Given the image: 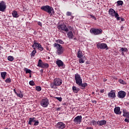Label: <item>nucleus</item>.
Here are the masks:
<instances>
[{"instance_id":"obj_29","label":"nucleus","mask_w":129,"mask_h":129,"mask_svg":"<svg viewBox=\"0 0 129 129\" xmlns=\"http://www.w3.org/2000/svg\"><path fill=\"white\" fill-rule=\"evenodd\" d=\"M16 95L18 97H20V98H23V94L22 93L21 91L18 92Z\"/></svg>"},{"instance_id":"obj_25","label":"nucleus","mask_w":129,"mask_h":129,"mask_svg":"<svg viewBox=\"0 0 129 129\" xmlns=\"http://www.w3.org/2000/svg\"><path fill=\"white\" fill-rule=\"evenodd\" d=\"M79 88H76L75 86L73 87V91H74L75 93H78V91H79Z\"/></svg>"},{"instance_id":"obj_45","label":"nucleus","mask_w":129,"mask_h":129,"mask_svg":"<svg viewBox=\"0 0 129 129\" xmlns=\"http://www.w3.org/2000/svg\"><path fill=\"white\" fill-rule=\"evenodd\" d=\"M39 124V122L38 121H36L34 122V125H38Z\"/></svg>"},{"instance_id":"obj_3","label":"nucleus","mask_w":129,"mask_h":129,"mask_svg":"<svg viewBox=\"0 0 129 129\" xmlns=\"http://www.w3.org/2000/svg\"><path fill=\"white\" fill-rule=\"evenodd\" d=\"M108 14L110 17H115L117 21H119V20H120V17H119V15L117 12H116L115 11L113 10V9H110L109 10Z\"/></svg>"},{"instance_id":"obj_9","label":"nucleus","mask_w":129,"mask_h":129,"mask_svg":"<svg viewBox=\"0 0 129 129\" xmlns=\"http://www.w3.org/2000/svg\"><path fill=\"white\" fill-rule=\"evenodd\" d=\"M91 33H92L94 35H99L102 33V30L98 29H93L91 30Z\"/></svg>"},{"instance_id":"obj_44","label":"nucleus","mask_w":129,"mask_h":129,"mask_svg":"<svg viewBox=\"0 0 129 129\" xmlns=\"http://www.w3.org/2000/svg\"><path fill=\"white\" fill-rule=\"evenodd\" d=\"M67 16H71V15H72V13L70 12H67V14H66Z\"/></svg>"},{"instance_id":"obj_2","label":"nucleus","mask_w":129,"mask_h":129,"mask_svg":"<svg viewBox=\"0 0 129 129\" xmlns=\"http://www.w3.org/2000/svg\"><path fill=\"white\" fill-rule=\"evenodd\" d=\"M41 10L44 11V12H46V13H48V14L50 15H54V9L49 6H42L41 7Z\"/></svg>"},{"instance_id":"obj_31","label":"nucleus","mask_w":129,"mask_h":129,"mask_svg":"<svg viewBox=\"0 0 129 129\" xmlns=\"http://www.w3.org/2000/svg\"><path fill=\"white\" fill-rule=\"evenodd\" d=\"M79 86H81L82 87H83V88H85V87H86V86H87V83H81V84L80 85H79Z\"/></svg>"},{"instance_id":"obj_17","label":"nucleus","mask_w":129,"mask_h":129,"mask_svg":"<svg viewBox=\"0 0 129 129\" xmlns=\"http://www.w3.org/2000/svg\"><path fill=\"white\" fill-rule=\"evenodd\" d=\"M114 112L116 114H121V111H120V107H116L114 109Z\"/></svg>"},{"instance_id":"obj_13","label":"nucleus","mask_w":129,"mask_h":129,"mask_svg":"<svg viewBox=\"0 0 129 129\" xmlns=\"http://www.w3.org/2000/svg\"><path fill=\"white\" fill-rule=\"evenodd\" d=\"M6 9H7L6 3L4 1H2L0 3V12H5Z\"/></svg>"},{"instance_id":"obj_49","label":"nucleus","mask_w":129,"mask_h":129,"mask_svg":"<svg viewBox=\"0 0 129 129\" xmlns=\"http://www.w3.org/2000/svg\"><path fill=\"white\" fill-rule=\"evenodd\" d=\"M14 91L15 93V94H17L18 93H17V91H16V89H14Z\"/></svg>"},{"instance_id":"obj_18","label":"nucleus","mask_w":129,"mask_h":129,"mask_svg":"<svg viewBox=\"0 0 129 129\" xmlns=\"http://www.w3.org/2000/svg\"><path fill=\"white\" fill-rule=\"evenodd\" d=\"M97 124L98 125H104L106 124V120H102L100 121H97Z\"/></svg>"},{"instance_id":"obj_12","label":"nucleus","mask_w":129,"mask_h":129,"mask_svg":"<svg viewBox=\"0 0 129 129\" xmlns=\"http://www.w3.org/2000/svg\"><path fill=\"white\" fill-rule=\"evenodd\" d=\"M57 28L60 31H64V32H68V28H67L65 24L59 25Z\"/></svg>"},{"instance_id":"obj_37","label":"nucleus","mask_w":129,"mask_h":129,"mask_svg":"<svg viewBox=\"0 0 129 129\" xmlns=\"http://www.w3.org/2000/svg\"><path fill=\"white\" fill-rule=\"evenodd\" d=\"M119 82L121 84H126V83L124 82L123 80H122V79L119 80Z\"/></svg>"},{"instance_id":"obj_52","label":"nucleus","mask_w":129,"mask_h":129,"mask_svg":"<svg viewBox=\"0 0 129 129\" xmlns=\"http://www.w3.org/2000/svg\"><path fill=\"white\" fill-rule=\"evenodd\" d=\"M121 55H124V53H123V52L122 51V53H121Z\"/></svg>"},{"instance_id":"obj_53","label":"nucleus","mask_w":129,"mask_h":129,"mask_svg":"<svg viewBox=\"0 0 129 129\" xmlns=\"http://www.w3.org/2000/svg\"><path fill=\"white\" fill-rule=\"evenodd\" d=\"M92 94H94V92H92Z\"/></svg>"},{"instance_id":"obj_28","label":"nucleus","mask_w":129,"mask_h":129,"mask_svg":"<svg viewBox=\"0 0 129 129\" xmlns=\"http://www.w3.org/2000/svg\"><path fill=\"white\" fill-rule=\"evenodd\" d=\"M56 43H54V44H64V41H62V40L58 39L55 40Z\"/></svg>"},{"instance_id":"obj_4","label":"nucleus","mask_w":129,"mask_h":129,"mask_svg":"<svg viewBox=\"0 0 129 129\" xmlns=\"http://www.w3.org/2000/svg\"><path fill=\"white\" fill-rule=\"evenodd\" d=\"M97 48L98 49H101L102 50H104V49H105V50H108V47L105 43H98L97 44Z\"/></svg>"},{"instance_id":"obj_21","label":"nucleus","mask_w":129,"mask_h":129,"mask_svg":"<svg viewBox=\"0 0 129 129\" xmlns=\"http://www.w3.org/2000/svg\"><path fill=\"white\" fill-rule=\"evenodd\" d=\"M67 36L69 39H73L74 36L73 35V32L70 31L68 33Z\"/></svg>"},{"instance_id":"obj_11","label":"nucleus","mask_w":129,"mask_h":129,"mask_svg":"<svg viewBox=\"0 0 129 129\" xmlns=\"http://www.w3.org/2000/svg\"><path fill=\"white\" fill-rule=\"evenodd\" d=\"M66 126V125L65 124V123H63V122H58L56 124V125H55V127L57 128H59V129L65 128Z\"/></svg>"},{"instance_id":"obj_10","label":"nucleus","mask_w":129,"mask_h":129,"mask_svg":"<svg viewBox=\"0 0 129 129\" xmlns=\"http://www.w3.org/2000/svg\"><path fill=\"white\" fill-rule=\"evenodd\" d=\"M62 80L61 79H59L58 78H55L53 80V83L56 86H60L62 84Z\"/></svg>"},{"instance_id":"obj_48","label":"nucleus","mask_w":129,"mask_h":129,"mask_svg":"<svg viewBox=\"0 0 129 129\" xmlns=\"http://www.w3.org/2000/svg\"><path fill=\"white\" fill-rule=\"evenodd\" d=\"M86 129H93L92 127H88L86 128Z\"/></svg>"},{"instance_id":"obj_23","label":"nucleus","mask_w":129,"mask_h":129,"mask_svg":"<svg viewBox=\"0 0 129 129\" xmlns=\"http://www.w3.org/2000/svg\"><path fill=\"white\" fill-rule=\"evenodd\" d=\"M77 55L78 58H82V57H83V53H82V51H81V50H79L78 51Z\"/></svg>"},{"instance_id":"obj_20","label":"nucleus","mask_w":129,"mask_h":129,"mask_svg":"<svg viewBox=\"0 0 129 129\" xmlns=\"http://www.w3.org/2000/svg\"><path fill=\"white\" fill-rule=\"evenodd\" d=\"M13 18H19V14L16 11H13L12 13Z\"/></svg>"},{"instance_id":"obj_7","label":"nucleus","mask_w":129,"mask_h":129,"mask_svg":"<svg viewBox=\"0 0 129 129\" xmlns=\"http://www.w3.org/2000/svg\"><path fill=\"white\" fill-rule=\"evenodd\" d=\"M40 105L42 107H47L49 105V100L47 98L43 99L40 101Z\"/></svg>"},{"instance_id":"obj_46","label":"nucleus","mask_w":129,"mask_h":129,"mask_svg":"<svg viewBox=\"0 0 129 129\" xmlns=\"http://www.w3.org/2000/svg\"><path fill=\"white\" fill-rule=\"evenodd\" d=\"M38 26H40V27H42V23L40 22H38L37 23Z\"/></svg>"},{"instance_id":"obj_50","label":"nucleus","mask_w":129,"mask_h":129,"mask_svg":"<svg viewBox=\"0 0 129 129\" xmlns=\"http://www.w3.org/2000/svg\"><path fill=\"white\" fill-rule=\"evenodd\" d=\"M92 18H93V19H95V20L96 19L95 17H94V16H92Z\"/></svg>"},{"instance_id":"obj_15","label":"nucleus","mask_w":129,"mask_h":129,"mask_svg":"<svg viewBox=\"0 0 129 129\" xmlns=\"http://www.w3.org/2000/svg\"><path fill=\"white\" fill-rule=\"evenodd\" d=\"M118 97H119V98H124V97H125V92L123 91L118 92Z\"/></svg>"},{"instance_id":"obj_22","label":"nucleus","mask_w":129,"mask_h":129,"mask_svg":"<svg viewBox=\"0 0 129 129\" xmlns=\"http://www.w3.org/2000/svg\"><path fill=\"white\" fill-rule=\"evenodd\" d=\"M41 44L37 43V42H34V44L32 45V48H37V49L39 48V46H40Z\"/></svg>"},{"instance_id":"obj_30","label":"nucleus","mask_w":129,"mask_h":129,"mask_svg":"<svg viewBox=\"0 0 129 129\" xmlns=\"http://www.w3.org/2000/svg\"><path fill=\"white\" fill-rule=\"evenodd\" d=\"M34 50L32 51L31 53V57H34L35 56L36 53H37V51H36V47H34Z\"/></svg>"},{"instance_id":"obj_54","label":"nucleus","mask_w":129,"mask_h":129,"mask_svg":"<svg viewBox=\"0 0 129 129\" xmlns=\"http://www.w3.org/2000/svg\"><path fill=\"white\" fill-rule=\"evenodd\" d=\"M73 18H74V17H72V19H73Z\"/></svg>"},{"instance_id":"obj_41","label":"nucleus","mask_w":129,"mask_h":129,"mask_svg":"<svg viewBox=\"0 0 129 129\" xmlns=\"http://www.w3.org/2000/svg\"><path fill=\"white\" fill-rule=\"evenodd\" d=\"M36 90L37 91H41V90H42V88L40 86H37L36 87Z\"/></svg>"},{"instance_id":"obj_5","label":"nucleus","mask_w":129,"mask_h":129,"mask_svg":"<svg viewBox=\"0 0 129 129\" xmlns=\"http://www.w3.org/2000/svg\"><path fill=\"white\" fill-rule=\"evenodd\" d=\"M37 66L38 67H41V68H48V67H49V64L47 63L43 62L42 60L39 59L38 60Z\"/></svg>"},{"instance_id":"obj_24","label":"nucleus","mask_w":129,"mask_h":129,"mask_svg":"<svg viewBox=\"0 0 129 129\" xmlns=\"http://www.w3.org/2000/svg\"><path fill=\"white\" fill-rule=\"evenodd\" d=\"M85 60H86V57H82V58H79V61L80 64H82L83 63H85Z\"/></svg>"},{"instance_id":"obj_6","label":"nucleus","mask_w":129,"mask_h":129,"mask_svg":"<svg viewBox=\"0 0 129 129\" xmlns=\"http://www.w3.org/2000/svg\"><path fill=\"white\" fill-rule=\"evenodd\" d=\"M75 79L76 80V83L77 85H80L82 83V79L80 75L78 74L75 75Z\"/></svg>"},{"instance_id":"obj_39","label":"nucleus","mask_w":129,"mask_h":129,"mask_svg":"<svg viewBox=\"0 0 129 129\" xmlns=\"http://www.w3.org/2000/svg\"><path fill=\"white\" fill-rule=\"evenodd\" d=\"M38 49V50H39V51H43L44 50V48L42 47V45L41 44L39 45Z\"/></svg>"},{"instance_id":"obj_35","label":"nucleus","mask_w":129,"mask_h":129,"mask_svg":"<svg viewBox=\"0 0 129 129\" xmlns=\"http://www.w3.org/2000/svg\"><path fill=\"white\" fill-rule=\"evenodd\" d=\"M14 57L13 56H9L8 57V60L9 61H14Z\"/></svg>"},{"instance_id":"obj_51","label":"nucleus","mask_w":129,"mask_h":129,"mask_svg":"<svg viewBox=\"0 0 129 129\" xmlns=\"http://www.w3.org/2000/svg\"><path fill=\"white\" fill-rule=\"evenodd\" d=\"M121 21H122V22H123V21H124V19H123V18L121 19Z\"/></svg>"},{"instance_id":"obj_34","label":"nucleus","mask_w":129,"mask_h":129,"mask_svg":"<svg viewBox=\"0 0 129 129\" xmlns=\"http://www.w3.org/2000/svg\"><path fill=\"white\" fill-rule=\"evenodd\" d=\"M120 51H121V52H127V48L125 47H121Z\"/></svg>"},{"instance_id":"obj_19","label":"nucleus","mask_w":129,"mask_h":129,"mask_svg":"<svg viewBox=\"0 0 129 129\" xmlns=\"http://www.w3.org/2000/svg\"><path fill=\"white\" fill-rule=\"evenodd\" d=\"M56 63L58 67H63V66L64 65V63L61 60H57Z\"/></svg>"},{"instance_id":"obj_8","label":"nucleus","mask_w":129,"mask_h":129,"mask_svg":"<svg viewBox=\"0 0 129 129\" xmlns=\"http://www.w3.org/2000/svg\"><path fill=\"white\" fill-rule=\"evenodd\" d=\"M122 111L123 116L126 117V118H125L124 121H125V122H129V112L125 109H123Z\"/></svg>"},{"instance_id":"obj_14","label":"nucleus","mask_w":129,"mask_h":129,"mask_svg":"<svg viewBox=\"0 0 129 129\" xmlns=\"http://www.w3.org/2000/svg\"><path fill=\"white\" fill-rule=\"evenodd\" d=\"M82 120V116L81 115L76 117L74 119V122H75V123H77V124H78V123L80 124V122H81Z\"/></svg>"},{"instance_id":"obj_1","label":"nucleus","mask_w":129,"mask_h":129,"mask_svg":"<svg viewBox=\"0 0 129 129\" xmlns=\"http://www.w3.org/2000/svg\"><path fill=\"white\" fill-rule=\"evenodd\" d=\"M53 47L56 48V53L57 55H62L63 53H64V48L60 44L54 43Z\"/></svg>"},{"instance_id":"obj_16","label":"nucleus","mask_w":129,"mask_h":129,"mask_svg":"<svg viewBox=\"0 0 129 129\" xmlns=\"http://www.w3.org/2000/svg\"><path fill=\"white\" fill-rule=\"evenodd\" d=\"M108 97L114 98L115 97V91L111 90L108 94Z\"/></svg>"},{"instance_id":"obj_47","label":"nucleus","mask_w":129,"mask_h":129,"mask_svg":"<svg viewBox=\"0 0 129 129\" xmlns=\"http://www.w3.org/2000/svg\"><path fill=\"white\" fill-rule=\"evenodd\" d=\"M100 92H101V93H103V92H104V90H100Z\"/></svg>"},{"instance_id":"obj_43","label":"nucleus","mask_w":129,"mask_h":129,"mask_svg":"<svg viewBox=\"0 0 129 129\" xmlns=\"http://www.w3.org/2000/svg\"><path fill=\"white\" fill-rule=\"evenodd\" d=\"M55 98L58 100V101H62V98L61 97H55Z\"/></svg>"},{"instance_id":"obj_27","label":"nucleus","mask_w":129,"mask_h":129,"mask_svg":"<svg viewBox=\"0 0 129 129\" xmlns=\"http://www.w3.org/2000/svg\"><path fill=\"white\" fill-rule=\"evenodd\" d=\"M6 76H7V72H4L1 73V77L3 79H6Z\"/></svg>"},{"instance_id":"obj_40","label":"nucleus","mask_w":129,"mask_h":129,"mask_svg":"<svg viewBox=\"0 0 129 129\" xmlns=\"http://www.w3.org/2000/svg\"><path fill=\"white\" fill-rule=\"evenodd\" d=\"M24 71H25L26 73H31V72H32L31 71H30V70H29L27 68H25Z\"/></svg>"},{"instance_id":"obj_38","label":"nucleus","mask_w":129,"mask_h":129,"mask_svg":"<svg viewBox=\"0 0 129 129\" xmlns=\"http://www.w3.org/2000/svg\"><path fill=\"white\" fill-rule=\"evenodd\" d=\"M117 5H118V6H122V5L123 4V2L121 1H119L117 2Z\"/></svg>"},{"instance_id":"obj_26","label":"nucleus","mask_w":129,"mask_h":129,"mask_svg":"<svg viewBox=\"0 0 129 129\" xmlns=\"http://www.w3.org/2000/svg\"><path fill=\"white\" fill-rule=\"evenodd\" d=\"M36 121V120L35 119V118H29V124H30L31 125L32 122H35Z\"/></svg>"},{"instance_id":"obj_42","label":"nucleus","mask_w":129,"mask_h":129,"mask_svg":"<svg viewBox=\"0 0 129 129\" xmlns=\"http://www.w3.org/2000/svg\"><path fill=\"white\" fill-rule=\"evenodd\" d=\"M29 84L30 85H31V86H34V85H35V83L33 81H30L29 82Z\"/></svg>"},{"instance_id":"obj_33","label":"nucleus","mask_w":129,"mask_h":129,"mask_svg":"<svg viewBox=\"0 0 129 129\" xmlns=\"http://www.w3.org/2000/svg\"><path fill=\"white\" fill-rule=\"evenodd\" d=\"M56 86H57L55 83H50V87L51 88H52V89H55L56 88Z\"/></svg>"},{"instance_id":"obj_36","label":"nucleus","mask_w":129,"mask_h":129,"mask_svg":"<svg viewBox=\"0 0 129 129\" xmlns=\"http://www.w3.org/2000/svg\"><path fill=\"white\" fill-rule=\"evenodd\" d=\"M5 81L6 83H11L12 82V80L11 78H7Z\"/></svg>"},{"instance_id":"obj_32","label":"nucleus","mask_w":129,"mask_h":129,"mask_svg":"<svg viewBox=\"0 0 129 129\" xmlns=\"http://www.w3.org/2000/svg\"><path fill=\"white\" fill-rule=\"evenodd\" d=\"M91 123H92L94 126H96V125H97V122L94 120L91 121Z\"/></svg>"}]
</instances>
